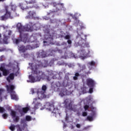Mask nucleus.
Wrapping results in <instances>:
<instances>
[{"label": "nucleus", "mask_w": 131, "mask_h": 131, "mask_svg": "<svg viewBox=\"0 0 131 131\" xmlns=\"http://www.w3.org/2000/svg\"><path fill=\"white\" fill-rule=\"evenodd\" d=\"M93 90H94V88H90L89 89V93L90 94H92L93 92H94Z\"/></svg>", "instance_id": "obj_38"}, {"label": "nucleus", "mask_w": 131, "mask_h": 131, "mask_svg": "<svg viewBox=\"0 0 131 131\" xmlns=\"http://www.w3.org/2000/svg\"><path fill=\"white\" fill-rule=\"evenodd\" d=\"M80 76L79 73H76L75 74V76L73 77L74 80H77L78 79V77Z\"/></svg>", "instance_id": "obj_20"}, {"label": "nucleus", "mask_w": 131, "mask_h": 131, "mask_svg": "<svg viewBox=\"0 0 131 131\" xmlns=\"http://www.w3.org/2000/svg\"><path fill=\"white\" fill-rule=\"evenodd\" d=\"M46 105L47 106H49V107L48 108L49 110L50 111H52V110H55V108H54V105L52 104H51L50 102L47 103Z\"/></svg>", "instance_id": "obj_16"}, {"label": "nucleus", "mask_w": 131, "mask_h": 131, "mask_svg": "<svg viewBox=\"0 0 131 131\" xmlns=\"http://www.w3.org/2000/svg\"><path fill=\"white\" fill-rule=\"evenodd\" d=\"M16 114H17V113H16L15 111H11V115L12 118H15V117H16Z\"/></svg>", "instance_id": "obj_24"}, {"label": "nucleus", "mask_w": 131, "mask_h": 131, "mask_svg": "<svg viewBox=\"0 0 131 131\" xmlns=\"http://www.w3.org/2000/svg\"><path fill=\"white\" fill-rule=\"evenodd\" d=\"M25 123V119H21L20 121L21 124H23V123Z\"/></svg>", "instance_id": "obj_40"}, {"label": "nucleus", "mask_w": 131, "mask_h": 131, "mask_svg": "<svg viewBox=\"0 0 131 131\" xmlns=\"http://www.w3.org/2000/svg\"><path fill=\"white\" fill-rule=\"evenodd\" d=\"M48 15H50V13H48Z\"/></svg>", "instance_id": "obj_59"}, {"label": "nucleus", "mask_w": 131, "mask_h": 131, "mask_svg": "<svg viewBox=\"0 0 131 131\" xmlns=\"http://www.w3.org/2000/svg\"><path fill=\"white\" fill-rule=\"evenodd\" d=\"M2 38V34L0 33V39Z\"/></svg>", "instance_id": "obj_50"}, {"label": "nucleus", "mask_w": 131, "mask_h": 131, "mask_svg": "<svg viewBox=\"0 0 131 131\" xmlns=\"http://www.w3.org/2000/svg\"><path fill=\"white\" fill-rule=\"evenodd\" d=\"M0 71L3 72V75L4 76H7L10 73L9 70L6 69V68L3 66L0 67Z\"/></svg>", "instance_id": "obj_12"}, {"label": "nucleus", "mask_w": 131, "mask_h": 131, "mask_svg": "<svg viewBox=\"0 0 131 131\" xmlns=\"http://www.w3.org/2000/svg\"><path fill=\"white\" fill-rule=\"evenodd\" d=\"M6 0H0V2H5Z\"/></svg>", "instance_id": "obj_51"}, {"label": "nucleus", "mask_w": 131, "mask_h": 131, "mask_svg": "<svg viewBox=\"0 0 131 131\" xmlns=\"http://www.w3.org/2000/svg\"><path fill=\"white\" fill-rule=\"evenodd\" d=\"M86 119L87 120H89V121H93V120H94V117L91 116H88Z\"/></svg>", "instance_id": "obj_25"}, {"label": "nucleus", "mask_w": 131, "mask_h": 131, "mask_svg": "<svg viewBox=\"0 0 131 131\" xmlns=\"http://www.w3.org/2000/svg\"><path fill=\"white\" fill-rule=\"evenodd\" d=\"M82 116H83L84 117H85V116H88V113H86V112H83L82 113Z\"/></svg>", "instance_id": "obj_36"}, {"label": "nucleus", "mask_w": 131, "mask_h": 131, "mask_svg": "<svg viewBox=\"0 0 131 131\" xmlns=\"http://www.w3.org/2000/svg\"><path fill=\"white\" fill-rule=\"evenodd\" d=\"M85 74L89 75V74H91V72L90 71H89L88 72H85Z\"/></svg>", "instance_id": "obj_47"}, {"label": "nucleus", "mask_w": 131, "mask_h": 131, "mask_svg": "<svg viewBox=\"0 0 131 131\" xmlns=\"http://www.w3.org/2000/svg\"><path fill=\"white\" fill-rule=\"evenodd\" d=\"M36 12L34 11H30L28 13V15L26 16V19H36Z\"/></svg>", "instance_id": "obj_7"}, {"label": "nucleus", "mask_w": 131, "mask_h": 131, "mask_svg": "<svg viewBox=\"0 0 131 131\" xmlns=\"http://www.w3.org/2000/svg\"><path fill=\"white\" fill-rule=\"evenodd\" d=\"M82 40H84V39H82Z\"/></svg>", "instance_id": "obj_61"}, {"label": "nucleus", "mask_w": 131, "mask_h": 131, "mask_svg": "<svg viewBox=\"0 0 131 131\" xmlns=\"http://www.w3.org/2000/svg\"><path fill=\"white\" fill-rule=\"evenodd\" d=\"M26 120L27 121H31V117L29 116H26Z\"/></svg>", "instance_id": "obj_29"}, {"label": "nucleus", "mask_w": 131, "mask_h": 131, "mask_svg": "<svg viewBox=\"0 0 131 131\" xmlns=\"http://www.w3.org/2000/svg\"><path fill=\"white\" fill-rule=\"evenodd\" d=\"M2 116L4 119H6L8 117V115L7 114H4Z\"/></svg>", "instance_id": "obj_37"}, {"label": "nucleus", "mask_w": 131, "mask_h": 131, "mask_svg": "<svg viewBox=\"0 0 131 131\" xmlns=\"http://www.w3.org/2000/svg\"><path fill=\"white\" fill-rule=\"evenodd\" d=\"M0 100H2V97H0Z\"/></svg>", "instance_id": "obj_57"}, {"label": "nucleus", "mask_w": 131, "mask_h": 131, "mask_svg": "<svg viewBox=\"0 0 131 131\" xmlns=\"http://www.w3.org/2000/svg\"><path fill=\"white\" fill-rule=\"evenodd\" d=\"M82 47L83 48H89L90 47V45L89 44L88 42H85L84 43H82L81 44Z\"/></svg>", "instance_id": "obj_19"}, {"label": "nucleus", "mask_w": 131, "mask_h": 131, "mask_svg": "<svg viewBox=\"0 0 131 131\" xmlns=\"http://www.w3.org/2000/svg\"><path fill=\"white\" fill-rule=\"evenodd\" d=\"M63 43H64V45H66V44H67V43H66V42H63Z\"/></svg>", "instance_id": "obj_56"}, {"label": "nucleus", "mask_w": 131, "mask_h": 131, "mask_svg": "<svg viewBox=\"0 0 131 131\" xmlns=\"http://www.w3.org/2000/svg\"><path fill=\"white\" fill-rule=\"evenodd\" d=\"M76 127H77V128H80V124H77L76 125Z\"/></svg>", "instance_id": "obj_43"}, {"label": "nucleus", "mask_w": 131, "mask_h": 131, "mask_svg": "<svg viewBox=\"0 0 131 131\" xmlns=\"http://www.w3.org/2000/svg\"><path fill=\"white\" fill-rule=\"evenodd\" d=\"M37 26L36 24H33L32 22H30L25 26H22L21 23H18L16 26V28L18 30L19 33H24L25 31H32V30H37L38 28H36Z\"/></svg>", "instance_id": "obj_2"}, {"label": "nucleus", "mask_w": 131, "mask_h": 131, "mask_svg": "<svg viewBox=\"0 0 131 131\" xmlns=\"http://www.w3.org/2000/svg\"><path fill=\"white\" fill-rule=\"evenodd\" d=\"M53 7L56 8L53 11H50V13H56V12H58L61 9V7L63 6V4H57L56 2H53L52 3Z\"/></svg>", "instance_id": "obj_9"}, {"label": "nucleus", "mask_w": 131, "mask_h": 131, "mask_svg": "<svg viewBox=\"0 0 131 131\" xmlns=\"http://www.w3.org/2000/svg\"><path fill=\"white\" fill-rule=\"evenodd\" d=\"M68 101H69V100H68V99H66V100L64 101V104H66V105H67V104H68Z\"/></svg>", "instance_id": "obj_42"}, {"label": "nucleus", "mask_w": 131, "mask_h": 131, "mask_svg": "<svg viewBox=\"0 0 131 131\" xmlns=\"http://www.w3.org/2000/svg\"><path fill=\"white\" fill-rule=\"evenodd\" d=\"M11 99L12 100H15V101H18V97H17V95L16 94H11Z\"/></svg>", "instance_id": "obj_18"}, {"label": "nucleus", "mask_w": 131, "mask_h": 131, "mask_svg": "<svg viewBox=\"0 0 131 131\" xmlns=\"http://www.w3.org/2000/svg\"><path fill=\"white\" fill-rule=\"evenodd\" d=\"M19 37L18 39H15L16 45H19L21 41L26 42L28 39V34L19 33Z\"/></svg>", "instance_id": "obj_3"}, {"label": "nucleus", "mask_w": 131, "mask_h": 131, "mask_svg": "<svg viewBox=\"0 0 131 131\" xmlns=\"http://www.w3.org/2000/svg\"><path fill=\"white\" fill-rule=\"evenodd\" d=\"M36 0H31L30 1V4H35Z\"/></svg>", "instance_id": "obj_41"}, {"label": "nucleus", "mask_w": 131, "mask_h": 131, "mask_svg": "<svg viewBox=\"0 0 131 131\" xmlns=\"http://www.w3.org/2000/svg\"><path fill=\"white\" fill-rule=\"evenodd\" d=\"M66 34H65V33H64V35H60V37H61V38H65V37L66 36H65L66 35Z\"/></svg>", "instance_id": "obj_46"}, {"label": "nucleus", "mask_w": 131, "mask_h": 131, "mask_svg": "<svg viewBox=\"0 0 131 131\" xmlns=\"http://www.w3.org/2000/svg\"><path fill=\"white\" fill-rule=\"evenodd\" d=\"M31 46L27 45L26 47L24 45H19L18 46V50L20 53H25L27 50H30Z\"/></svg>", "instance_id": "obj_6"}, {"label": "nucleus", "mask_w": 131, "mask_h": 131, "mask_svg": "<svg viewBox=\"0 0 131 131\" xmlns=\"http://www.w3.org/2000/svg\"><path fill=\"white\" fill-rule=\"evenodd\" d=\"M89 108H90V106L88 105H85L84 106V109L85 111H86V110H88V109H89Z\"/></svg>", "instance_id": "obj_35"}, {"label": "nucleus", "mask_w": 131, "mask_h": 131, "mask_svg": "<svg viewBox=\"0 0 131 131\" xmlns=\"http://www.w3.org/2000/svg\"><path fill=\"white\" fill-rule=\"evenodd\" d=\"M91 115L92 117H95V116H96V112L92 111V113L91 114Z\"/></svg>", "instance_id": "obj_31"}, {"label": "nucleus", "mask_w": 131, "mask_h": 131, "mask_svg": "<svg viewBox=\"0 0 131 131\" xmlns=\"http://www.w3.org/2000/svg\"><path fill=\"white\" fill-rule=\"evenodd\" d=\"M68 106L70 110H71L72 111H75V108H73V107L72 106V104H71V103H70L69 104Z\"/></svg>", "instance_id": "obj_23"}, {"label": "nucleus", "mask_w": 131, "mask_h": 131, "mask_svg": "<svg viewBox=\"0 0 131 131\" xmlns=\"http://www.w3.org/2000/svg\"><path fill=\"white\" fill-rule=\"evenodd\" d=\"M28 111H29V108L28 107H23L22 109V112L24 113H27Z\"/></svg>", "instance_id": "obj_21"}, {"label": "nucleus", "mask_w": 131, "mask_h": 131, "mask_svg": "<svg viewBox=\"0 0 131 131\" xmlns=\"http://www.w3.org/2000/svg\"><path fill=\"white\" fill-rule=\"evenodd\" d=\"M32 8H35V9H39V7H38V6H37V5H33L31 6H28V9H32Z\"/></svg>", "instance_id": "obj_22"}, {"label": "nucleus", "mask_w": 131, "mask_h": 131, "mask_svg": "<svg viewBox=\"0 0 131 131\" xmlns=\"http://www.w3.org/2000/svg\"><path fill=\"white\" fill-rule=\"evenodd\" d=\"M2 58H4V57L2 56H1Z\"/></svg>", "instance_id": "obj_60"}, {"label": "nucleus", "mask_w": 131, "mask_h": 131, "mask_svg": "<svg viewBox=\"0 0 131 131\" xmlns=\"http://www.w3.org/2000/svg\"><path fill=\"white\" fill-rule=\"evenodd\" d=\"M52 113H55L54 112H52Z\"/></svg>", "instance_id": "obj_58"}, {"label": "nucleus", "mask_w": 131, "mask_h": 131, "mask_svg": "<svg viewBox=\"0 0 131 131\" xmlns=\"http://www.w3.org/2000/svg\"><path fill=\"white\" fill-rule=\"evenodd\" d=\"M4 92V89H0V96H2V94Z\"/></svg>", "instance_id": "obj_44"}, {"label": "nucleus", "mask_w": 131, "mask_h": 131, "mask_svg": "<svg viewBox=\"0 0 131 131\" xmlns=\"http://www.w3.org/2000/svg\"><path fill=\"white\" fill-rule=\"evenodd\" d=\"M5 10H6V13L5 14V15L1 16V20L2 21H4L5 20H7V19H9V18H10V19H13V17H14V15H12L11 14V12H10L8 10L7 8H6Z\"/></svg>", "instance_id": "obj_5"}, {"label": "nucleus", "mask_w": 131, "mask_h": 131, "mask_svg": "<svg viewBox=\"0 0 131 131\" xmlns=\"http://www.w3.org/2000/svg\"><path fill=\"white\" fill-rule=\"evenodd\" d=\"M42 79V80H43V79H46L47 80V81H51V78H50V77L47 76L45 75V77H44L43 79Z\"/></svg>", "instance_id": "obj_26"}, {"label": "nucleus", "mask_w": 131, "mask_h": 131, "mask_svg": "<svg viewBox=\"0 0 131 131\" xmlns=\"http://www.w3.org/2000/svg\"><path fill=\"white\" fill-rule=\"evenodd\" d=\"M6 111V110H5V108L3 107L0 106V113H4Z\"/></svg>", "instance_id": "obj_30"}, {"label": "nucleus", "mask_w": 131, "mask_h": 131, "mask_svg": "<svg viewBox=\"0 0 131 131\" xmlns=\"http://www.w3.org/2000/svg\"><path fill=\"white\" fill-rule=\"evenodd\" d=\"M39 100L37 98L33 99V104H34V108L38 109V108L41 107V103L39 102Z\"/></svg>", "instance_id": "obj_10"}, {"label": "nucleus", "mask_w": 131, "mask_h": 131, "mask_svg": "<svg viewBox=\"0 0 131 131\" xmlns=\"http://www.w3.org/2000/svg\"><path fill=\"white\" fill-rule=\"evenodd\" d=\"M86 84L90 88H94L95 86V81L92 79H87Z\"/></svg>", "instance_id": "obj_11"}, {"label": "nucleus", "mask_w": 131, "mask_h": 131, "mask_svg": "<svg viewBox=\"0 0 131 131\" xmlns=\"http://www.w3.org/2000/svg\"><path fill=\"white\" fill-rule=\"evenodd\" d=\"M21 10H25V8L21 7Z\"/></svg>", "instance_id": "obj_49"}, {"label": "nucleus", "mask_w": 131, "mask_h": 131, "mask_svg": "<svg viewBox=\"0 0 131 131\" xmlns=\"http://www.w3.org/2000/svg\"><path fill=\"white\" fill-rule=\"evenodd\" d=\"M7 90L10 92H13L15 90V86L14 85H10V86L7 85Z\"/></svg>", "instance_id": "obj_15"}, {"label": "nucleus", "mask_w": 131, "mask_h": 131, "mask_svg": "<svg viewBox=\"0 0 131 131\" xmlns=\"http://www.w3.org/2000/svg\"><path fill=\"white\" fill-rule=\"evenodd\" d=\"M85 69H86V68L85 67V65H83L82 66V69L81 70V71H83V70H85Z\"/></svg>", "instance_id": "obj_39"}, {"label": "nucleus", "mask_w": 131, "mask_h": 131, "mask_svg": "<svg viewBox=\"0 0 131 131\" xmlns=\"http://www.w3.org/2000/svg\"><path fill=\"white\" fill-rule=\"evenodd\" d=\"M43 42H44V43H46V42H47V41H44Z\"/></svg>", "instance_id": "obj_55"}, {"label": "nucleus", "mask_w": 131, "mask_h": 131, "mask_svg": "<svg viewBox=\"0 0 131 131\" xmlns=\"http://www.w3.org/2000/svg\"><path fill=\"white\" fill-rule=\"evenodd\" d=\"M38 57L39 58H45L46 57V54H45L44 52H40L38 54Z\"/></svg>", "instance_id": "obj_17"}, {"label": "nucleus", "mask_w": 131, "mask_h": 131, "mask_svg": "<svg viewBox=\"0 0 131 131\" xmlns=\"http://www.w3.org/2000/svg\"><path fill=\"white\" fill-rule=\"evenodd\" d=\"M91 109H92V110H94L95 109V107L92 106L90 107Z\"/></svg>", "instance_id": "obj_48"}, {"label": "nucleus", "mask_w": 131, "mask_h": 131, "mask_svg": "<svg viewBox=\"0 0 131 131\" xmlns=\"http://www.w3.org/2000/svg\"><path fill=\"white\" fill-rule=\"evenodd\" d=\"M29 65L31 66L32 68V71L34 74H36V77L32 75H30L29 78L30 80V82H36L37 81H40L41 79H43L46 77V74L40 71H38V69L40 67H46L42 64L41 61H36V62L29 63Z\"/></svg>", "instance_id": "obj_1"}, {"label": "nucleus", "mask_w": 131, "mask_h": 131, "mask_svg": "<svg viewBox=\"0 0 131 131\" xmlns=\"http://www.w3.org/2000/svg\"><path fill=\"white\" fill-rule=\"evenodd\" d=\"M9 128L11 131L15 130V125H12L11 126H10Z\"/></svg>", "instance_id": "obj_32"}, {"label": "nucleus", "mask_w": 131, "mask_h": 131, "mask_svg": "<svg viewBox=\"0 0 131 131\" xmlns=\"http://www.w3.org/2000/svg\"><path fill=\"white\" fill-rule=\"evenodd\" d=\"M71 38V36L70 35H67L64 37V39H68L67 42L68 45H71L72 43V41L70 39Z\"/></svg>", "instance_id": "obj_14"}, {"label": "nucleus", "mask_w": 131, "mask_h": 131, "mask_svg": "<svg viewBox=\"0 0 131 131\" xmlns=\"http://www.w3.org/2000/svg\"><path fill=\"white\" fill-rule=\"evenodd\" d=\"M59 95H60L61 97H63V96H65V94L63 92H60Z\"/></svg>", "instance_id": "obj_45"}, {"label": "nucleus", "mask_w": 131, "mask_h": 131, "mask_svg": "<svg viewBox=\"0 0 131 131\" xmlns=\"http://www.w3.org/2000/svg\"><path fill=\"white\" fill-rule=\"evenodd\" d=\"M41 90V91H38L37 93L38 97V98H39V99H43V98H46V92H47V86L46 85H42Z\"/></svg>", "instance_id": "obj_4"}, {"label": "nucleus", "mask_w": 131, "mask_h": 131, "mask_svg": "<svg viewBox=\"0 0 131 131\" xmlns=\"http://www.w3.org/2000/svg\"><path fill=\"white\" fill-rule=\"evenodd\" d=\"M2 77V73H0V77Z\"/></svg>", "instance_id": "obj_54"}, {"label": "nucleus", "mask_w": 131, "mask_h": 131, "mask_svg": "<svg viewBox=\"0 0 131 131\" xmlns=\"http://www.w3.org/2000/svg\"><path fill=\"white\" fill-rule=\"evenodd\" d=\"M16 7H16V5H11V10H12V11H14V12H15V11H16Z\"/></svg>", "instance_id": "obj_28"}, {"label": "nucleus", "mask_w": 131, "mask_h": 131, "mask_svg": "<svg viewBox=\"0 0 131 131\" xmlns=\"http://www.w3.org/2000/svg\"><path fill=\"white\" fill-rule=\"evenodd\" d=\"M88 64L90 65V66H95L96 65V62L94 61H92L91 62H89L88 63Z\"/></svg>", "instance_id": "obj_27"}, {"label": "nucleus", "mask_w": 131, "mask_h": 131, "mask_svg": "<svg viewBox=\"0 0 131 131\" xmlns=\"http://www.w3.org/2000/svg\"><path fill=\"white\" fill-rule=\"evenodd\" d=\"M70 16H71L72 18L74 19V20H77V17H76V16L74 15L73 14H70Z\"/></svg>", "instance_id": "obj_34"}, {"label": "nucleus", "mask_w": 131, "mask_h": 131, "mask_svg": "<svg viewBox=\"0 0 131 131\" xmlns=\"http://www.w3.org/2000/svg\"><path fill=\"white\" fill-rule=\"evenodd\" d=\"M12 35V32L11 31H7L6 32V34L4 35V38H3V43L5 45H8V39H9V37H10V36Z\"/></svg>", "instance_id": "obj_8"}, {"label": "nucleus", "mask_w": 131, "mask_h": 131, "mask_svg": "<svg viewBox=\"0 0 131 131\" xmlns=\"http://www.w3.org/2000/svg\"><path fill=\"white\" fill-rule=\"evenodd\" d=\"M15 77L14 73H11L9 76L7 78V80L8 82H11V80H13Z\"/></svg>", "instance_id": "obj_13"}, {"label": "nucleus", "mask_w": 131, "mask_h": 131, "mask_svg": "<svg viewBox=\"0 0 131 131\" xmlns=\"http://www.w3.org/2000/svg\"><path fill=\"white\" fill-rule=\"evenodd\" d=\"M19 119L20 118H19V116H16L15 120H14V121H15V122H18Z\"/></svg>", "instance_id": "obj_33"}, {"label": "nucleus", "mask_w": 131, "mask_h": 131, "mask_svg": "<svg viewBox=\"0 0 131 131\" xmlns=\"http://www.w3.org/2000/svg\"><path fill=\"white\" fill-rule=\"evenodd\" d=\"M68 118V117H66V120H67Z\"/></svg>", "instance_id": "obj_53"}, {"label": "nucleus", "mask_w": 131, "mask_h": 131, "mask_svg": "<svg viewBox=\"0 0 131 131\" xmlns=\"http://www.w3.org/2000/svg\"><path fill=\"white\" fill-rule=\"evenodd\" d=\"M19 111L20 113H21L22 112L21 110H19Z\"/></svg>", "instance_id": "obj_52"}]
</instances>
